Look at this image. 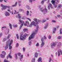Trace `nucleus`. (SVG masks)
Wrapping results in <instances>:
<instances>
[{
  "label": "nucleus",
  "mask_w": 62,
  "mask_h": 62,
  "mask_svg": "<svg viewBox=\"0 0 62 62\" xmlns=\"http://www.w3.org/2000/svg\"><path fill=\"white\" fill-rule=\"evenodd\" d=\"M13 43V40H11V41L10 40V39L8 41L6 42V46L5 47V49L6 50L7 49H8V44H9V49L10 50L12 48V46H11V44H12Z\"/></svg>",
  "instance_id": "1"
},
{
  "label": "nucleus",
  "mask_w": 62,
  "mask_h": 62,
  "mask_svg": "<svg viewBox=\"0 0 62 62\" xmlns=\"http://www.w3.org/2000/svg\"><path fill=\"white\" fill-rule=\"evenodd\" d=\"M39 26L38 25H37L36 26L37 29L36 30H35L34 32H33L31 36L29 37L28 39L29 40L32 39H34L35 37V34L38 33V29H39Z\"/></svg>",
  "instance_id": "2"
},
{
  "label": "nucleus",
  "mask_w": 62,
  "mask_h": 62,
  "mask_svg": "<svg viewBox=\"0 0 62 62\" xmlns=\"http://www.w3.org/2000/svg\"><path fill=\"white\" fill-rule=\"evenodd\" d=\"M40 10L44 14H45L47 12V9L46 8L45 9H43L42 8H41L40 9Z\"/></svg>",
  "instance_id": "3"
},
{
  "label": "nucleus",
  "mask_w": 62,
  "mask_h": 62,
  "mask_svg": "<svg viewBox=\"0 0 62 62\" xmlns=\"http://www.w3.org/2000/svg\"><path fill=\"white\" fill-rule=\"evenodd\" d=\"M20 39L21 40H24L25 39V38L23 36V34L22 32L20 33Z\"/></svg>",
  "instance_id": "4"
},
{
  "label": "nucleus",
  "mask_w": 62,
  "mask_h": 62,
  "mask_svg": "<svg viewBox=\"0 0 62 62\" xmlns=\"http://www.w3.org/2000/svg\"><path fill=\"white\" fill-rule=\"evenodd\" d=\"M57 3L58 2V0H52L51 1V2L52 3V4L54 6L55 8H56L57 7V5H55V2Z\"/></svg>",
  "instance_id": "5"
},
{
  "label": "nucleus",
  "mask_w": 62,
  "mask_h": 62,
  "mask_svg": "<svg viewBox=\"0 0 62 62\" xmlns=\"http://www.w3.org/2000/svg\"><path fill=\"white\" fill-rule=\"evenodd\" d=\"M56 45V42H53L51 44V47L52 48H54V47H55Z\"/></svg>",
  "instance_id": "6"
},
{
  "label": "nucleus",
  "mask_w": 62,
  "mask_h": 62,
  "mask_svg": "<svg viewBox=\"0 0 62 62\" xmlns=\"http://www.w3.org/2000/svg\"><path fill=\"white\" fill-rule=\"evenodd\" d=\"M42 43L40 45L41 47H43L45 44V42H44V40L43 38L42 39Z\"/></svg>",
  "instance_id": "7"
},
{
  "label": "nucleus",
  "mask_w": 62,
  "mask_h": 62,
  "mask_svg": "<svg viewBox=\"0 0 62 62\" xmlns=\"http://www.w3.org/2000/svg\"><path fill=\"white\" fill-rule=\"evenodd\" d=\"M31 23L32 25H33L34 26H36L37 24H38V23L37 22H35L33 21L31 22Z\"/></svg>",
  "instance_id": "8"
},
{
  "label": "nucleus",
  "mask_w": 62,
  "mask_h": 62,
  "mask_svg": "<svg viewBox=\"0 0 62 62\" xmlns=\"http://www.w3.org/2000/svg\"><path fill=\"white\" fill-rule=\"evenodd\" d=\"M58 56H60V53H61V55H62V50L61 49H59L58 51Z\"/></svg>",
  "instance_id": "9"
},
{
  "label": "nucleus",
  "mask_w": 62,
  "mask_h": 62,
  "mask_svg": "<svg viewBox=\"0 0 62 62\" xmlns=\"http://www.w3.org/2000/svg\"><path fill=\"white\" fill-rule=\"evenodd\" d=\"M1 6L2 7V8H1L2 10H5V9H6L5 6L3 5V4H1Z\"/></svg>",
  "instance_id": "10"
},
{
  "label": "nucleus",
  "mask_w": 62,
  "mask_h": 62,
  "mask_svg": "<svg viewBox=\"0 0 62 62\" xmlns=\"http://www.w3.org/2000/svg\"><path fill=\"white\" fill-rule=\"evenodd\" d=\"M5 15L6 16H10V14L8 12H6L5 13Z\"/></svg>",
  "instance_id": "11"
},
{
  "label": "nucleus",
  "mask_w": 62,
  "mask_h": 62,
  "mask_svg": "<svg viewBox=\"0 0 62 62\" xmlns=\"http://www.w3.org/2000/svg\"><path fill=\"white\" fill-rule=\"evenodd\" d=\"M49 25V23H47L45 24V26H44V28L45 29H46V28H47Z\"/></svg>",
  "instance_id": "12"
},
{
  "label": "nucleus",
  "mask_w": 62,
  "mask_h": 62,
  "mask_svg": "<svg viewBox=\"0 0 62 62\" xmlns=\"http://www.w3.org/2000/svg\"><path fill=\"white\" fill-rule=\"evenodd\" d=\"M10 55H11V53L9 54L8 55V56L7 57V59H8V57H9L11 59L12 58V56Z\"/></svg>",
  "instance_id": "13"
},
{
  "label": "nucleus",
  "mask_w": 62,
  "mask_h": 62,
  "mask_svg": "<svg viewBox=\"0 0 62 62\" xmlns=\"http://www.w3.org/2000/svg\"><path fill=\"white\" fill-rule=\"evenodd\" d=\"M19 21L20 23H22V24H23V23H24V21L23 20H21V19H19Z\"/></svg>",
  "instance_id": "14"
},
{
  "label": "nucleus",
  "mask_w": 62,
  "mask_h": 62,
  "mask_svg": "<svg viewBox=\"0 0 62 62\" xmlns=\"http://www.w3.org/2000/svg\"><path fill=\"white\" fill-rule=\"evenodd\" d=\"M52 4H49L48 5V9H50V7L52 8Z\"/></svg>",
  "instance_id": "15"
},
{
  "label": "nucleus",
  "mask_w": 62,
  "mask_h": 62,
  "mask_svg": "<svg viewBox=\"0 0 62 62\" xmlns=\"http://www.w3.org/2000/svg\"><path fill=\"white\" fill-rule=\"evenodd\" d=\"M56 30V28H54L53 30V34H54L55 33V31Z\"/></svg>",
  "instance_id": "16"
},
{
  "label": "nucleus",
  "mask_w": 62,
  "mask_h": 62,
  "mask_svg": "<svg viewBox=\"0 0 62 62\" xmlns=\"http://www.w3.org/2000/svg\"><path fill=\"white\" fill-rule=\"evenodd\" d=\"M61 46V42H59L58 43V44L57 45V47H59Z\"/></svg>",
  "instance_id": "17"
},
{
  "label": "nucleus",
  "mask_w": 62,
  "mask_h": 62,
  "mask_svg": "<svg viewBox=\"0 0 62 62\" xmlns=\"http://www.w3.org/2000/svg\"><path fill=\"white\" fill-rule=\"evenodd\" d=\"M42 39H43L44 40V41L45 42V39L46 40V39H47V38L44 35V38H42L41 39V40H42Z\"/></svg>",
  "instance_id": "18"
},
{
  "label": "nucleus",
  "mask_w": 62,
  "mask_h": 62,
  "mask_svg": "<svg viewBox=\"0 0 62 62\" xmlns=\"http://www.w3.org/2000/svg\"><path fill=\"white\" fill-rule=\"evenodd\" d=\"M49 62H54V61H53V60L52 59V58L51 57H50L49 58Z\"/></svg>",
  "instance_id": "19"
},
{
  "label": "nucleus",
  "mask_w": 62,
  "mask_h": 62,
  "mask_svg": "<svg viewBox=\"0 0 62 62\" xmlns=\"http://www.w3.org/2000/svg\"><path fill=\"white\" fill-rule=\"evenodd\" d=\"M34 56L36 58L38 57V53H36L34 54Z\"/></svg>",
  "instance_id": "20"
},
{
  "label": "nucleus",
  "mask_w": 62,
  "mask_h": 62,
  "mask_svg": "<svg viewBox=\"0 0 62 62\" xmlns=\"http://www.w3.org/2000/svg\"><path fill=\"white\" fill-rule=\"evenodd\" d=\"M16 17H18L19 19H21V15L20 14H18V16H16Z\"/></svg>",
  "instance_id": "21"
},
{
  "label": "nucleus",
  "mask_w": 62,
  "mask_h": 62,
  "mask_svg": "<svg viewBox=\"0 0 62 62\" xmlns=\"http://www.w3.org/2000/svg\"><path fill=\"white\" fill-rule=\"evenodd\" d=\"M17 6V2H16L15 4L12 5V7H16Z\"/></svg>",
  "instance_id": "22"
},
{
  "label": "nucleus",
  "mask_w": 62,
  "mask_h": 62,
  "mask_svg": "<svg viewBox=\"0 0 62 62\" xmlns=\"http://www.w3.org/2000/svg\"><path fill=\"white\" fill-rule=\"evenodd\" d=\"M42 59V58L41 57H40L39 58H38V59L37 60L38 61V62H40V61H41Z\"/></svg>",
  "instance_id": "23"
},
{
  "label": "nucleus",
  "mask_w": 62,
  "mask_h": 62,
  "mask_svg": "<svg viewBox=\"0 0 62 62\" xmlns=\"http://www.w3.org/2000/svg\"><path fill=\"white\" fill-rule=\"evenodd\" d=\"M46 20L45 19H44L42 20L41 21V22L42 23H45L46 22Z\"/></svg>",
  "instance_id": "24"
},
{
  "label": "nucleus",
  "mask_w": 62,
  "mask_h": 62,
  "mask_svg": "<svg viewBox=\"0 0 62 62\" xmlns=\"http://www.w3.org/2000/svg\"><path fill=\"white\" fill-rule=\"evenodd\" d=\"M24 37L25 38V39H26V36H28V34H26V33H25L24 34Z\"/></svg>",
  "instance_id": "25"
},
{
  "label": "nucleus",
  "mask_w": 62,
  "mask_h": 62,
  "mask_svg": "<svg viewBox=\"0 0 62 62\" xmlns=\"http://www.w3.org/2000/svg\"><path fill=\"white\" fill-rule=\"evenodd\" d=\"M0 56L2 58H4L5 57V56L4 55H3L2 54H1L0 55Z\"/></svg>",
  "instance_id": "26"
},
{
  "label": "nucleus",
  "mask_w": 62,
  "mask_h": 62,
  "mask_svg": "<svg viewBox=\"0 0 62 62\" xmlns=\"http://www.w3.org/2000/svg\"><path fill=\"white\" fill-rule=\"evenodd\" d=\"M32 26L33 25L31 23L29 25H27V26L28 27H32Z\"/></svg>",
  "instance_id": "27"
},
{
  "label": "nucleus",
  "mask_w": 62,
  "mask_h": 62,
  "mask_svg": "<svg viewBox=\"0 0 62 62\" xmlns=\"http://www.w3.org/2000/svg\"><path fill=\"white\" fill-rule=\"evenodd\" d=\"M23 58V55H22L20 56V60L21 61H22V58Z\"/></svg>",
  "instance_id": "28"
},
{
  "label": "nucleus",
  "mask_w": 62,
  "mask_h": 62,
  "mask_svg": "<svg viewBox=\"0 0 62 62\" xmlns=\"http://www.w3.org/2000/svg\"><path fill=\"white\" fill-rule=\"evenodd\" d=\"M33 20L36 23H37V22L38 21V19H37V18H34L33 19Z\"/></svg>",
  "instance_id": "29"
},
{
  "label": "nucleus",
  "mask_w": 62,
  "mask_h": 62,
  "mask_svg": "<svg viewBox=\"0 0 62 62\" xmlns=\"http://www.w3.org/2000/svg\"><path fill=\"white\" fill-rule=\"evenodd\" d=\"M9 25L10 26V28L11 29H12V25L10 23H9Z\"/></svg>",
  "instance_id": "30"
},
{
  "label": "nucleus",
  "mask_w": 62,
  "mask_h": 62,
  "mask_svg": "<svg viewBox=\"0 0 62 62\" xmlns=\"http://www.w3.org/2000/svg\"><path fill=\"white\" fill-rule=\"evenodd\" d=\"M13 27L15 28H16V27H18V25L17 24L13 25Z\"/></svg>",
  "instance_id": "31"
},
{
  "label": "nucleus",
  "mask_w": 62,
  "mask_h": 62,
  "mask_svg": "<svg viewBox=\"0 0 62 62\" xmlns=\"http://www.w3.org/2000/svg\"><path fill=\"white\" fill-rule=\"evenodd\" d=\"M5 8H6V9L7 8L9 9H10V7L9 6H5Z\"/></svg>",
  "instance_id": "32"
},
{
  "label": "nucleus",
  "mask_w": 62,
  "mask_h": 62,
  "mask_svg": "<svg viewBox=\"0 0 62 62\" xmlns=\"http://www.w3.org/2000/svg\"><path fill=\"white\" fill-rule=\"evenodd\" d=\"M35 0H29V3H32L33 1H35Z\"/></svg>",
  "instance_id": "33"
},
{
  "label": "nucleus",
  "mask_w": 62,
  "mask_h": 62,
  "mask_svg": "<svg viewBox=\"0 0 62 62\" xmlns=\"http://www.w3.org/2000/svg\"><path fill=\"white\" fill-rule=\"evenodd\" d=\"M35 58H33L31 60V62H35Z\"/></svg>",
  "instance_id": "34"
},
{
  "label": "nucleus",
  "mask_w": 62,
  "mask_h": 62,
  "mask_svg": "<svg viewBox=\"0 0 62 62\" xmlns=\"http://www.w3.org/2000/svg\"><path fill=\"white\" fill-rule=\"evenodd\" d=\"M11 37V35L10 34H8V36L7 37V39H9V38Z\"/></svg>",
  "instance_id": "35"
},
{
  "label": "nucleus",
  "mask_w": 62,
  "mask_h": 62,
  "mask_svg": "<svg viewBox=\"0 0 62 62\" xmlns=\"http://www.w3.org/2000/svg\"><path fill=\"white\" fill-rule=\"evenodd\" d=\"M62 29H60V34H62Z\"/></svg>",
  "instance_id": "36"
},
{
  "label": "nucleus",
  "mask_w": 62,
  "mask_h": 62,
  "mask_svg": "<svg viewBox=\"0 0 62 62\" xmlns=\"http://www.w3.org/2000/svg\"><path fill=\"white\" fill-rule=\"evenodd\" d=\"M25 23L27 24V25H29V22H28V21H26Z\"/></svg>",
  "instance_id": "37"
},
{
  "label": "nucleus",
  "mask_w": 62,
  "mask_h": 62,
  "mask_svg": "<svg viewBox=\"0 0 62 62\" xmlns=\"http://www.w3.org/2000/svg\"><path fill=\"white\" fill-rule=\"evenodd\" d=\"M36 47H39V43H37L36 45Z\"/></svg>",
  "instance_id": "38"
},
{
  "label": "nucleus",
  "mask_w": 62,
  "mask_h": 62,
  "mask_svg": "<svg viewBox=\"0 0 62 62\" xmlns=\"http://www.w3.org/2000/svg\"><path fill=\"white\" fill-rule=\"evenodd\" d=\"M26 8H27L28 9H30V6L28 5H27L26 6Z\"/></svg>",
  "instance_id": "39"
},
{
  "label": "nucleus",
  "mask_w": 62,
  "mask_h": 62,
  "mask_svg": "<svg viewBox=\"0 0 62 62\" xmlns=\"http://www.w3.org/2000/svg\"><path fill=\"white\" fill-rule=\"evenodd\" d=\"M22 19L23 20H25V19H26V17L23 16L22 17Z\"/></svg>",
  "instance_id": "40"
},
{
  "label": "nucleus",
  "mask_w": 62,
  "mask_h": 62,
  "mask_svg": "<svg viewBox=\"0 0 62 62\" xmlns=\"http://www.w3.org/2000/svg\"><path fill=\"white\" fill-rule=\"evenodd\" d=\"M27 30H28V29H27V28H25L23 29V30L24 32H25V31H27Z\"/></svg>",
  "instance_id": "41"
},
{
  "label": "nucleus",
  "mask_w": 62,
  "mask_h": 62,
  "mask_svg": "<svg viewBox=\"0 0 62 62\" xmlns=\"http://www.w3.org/2000/svg\"><path fill=\"white\" fill-rule=\"evenodd\" d=\"M29 11H27L26 14L27 16L29 15Z\"/></svg>",
  "instance_id": "42"
},
{
  "label": "nucleus",
  "mask_w": 62,
  "mask_h": 62,
  "mask_svg": "<svg viewBox=\"0 0 62 62\" xmlns=\"http://www.w3.org/2000/svg\"><path fill=\"white\" fill-rule=\"evenodd\" d=\"M44 0H42L41 2V4H42V5H43V4H44Z\"/></svg>",
  "instance_id": "43"
},
{
  "label": "nucleus",
  "mask_w": 62,
  "mask_h": 62,
  "mask_svg": "<svg viewBox=\"0 0 62 62\" xmlns=\"http://www.w3.org/2000/svg\"><path fill=\"white\" fill-rule=\"evenodd\" d=\"M62 7V5L60 4V5H59L58 6V8H61Z\"/></svg>",
  "instance_id": "44"
},
{
  "label": "nucleus",
  "mask_w": 62,
  "mask_h": 62,
  "mask_svg": "<svg viewBox=\"0 0 62 62\" xmlns=\"http://www.w3.org/2000/svg\"><path fill=\"white\" fill-rule=\"evenodd\" d=\"M6 31L7 32V34H8V32H9V29L8 28H7Z\"/></svg>",
  "instance_id": "45"
},
{
  "label": "nucleus",
  "mask_w": 62,
  "mask_h": 62,
  "mask_svg": "<svg viewBox=\"0 0 62 62\" xmlns=\"http://www.w3.org/2000/svg\"><path fill=\"white\" fill-rule=\"evenodd\" d=\"M15 55L16 57V59H18V56H17V55L16 54H15Z\"/></svg>",
  "instance_id": "46"
},
{
  "label": "nucleus",
  "mask_w": 62,
  "mask_h": 62,
  "mask_svg": "<svg viewBox=\"0 0 62 62\" xmlns=\"http://www.w3.org/2000/svg\"><path fill=\"white\" fill-rule=\"evenodd\" d=\"M23 26V24H22V25H21L20 26V28H19V30H21V28H22V27Z\"/></svg>",
  "instance_id": "47"
},
{
  "label": "nucleus",
  "mask_w": 62,
  "mask_h": 62,
  "mask_svg": "<svg viewBox=\"0 0 62 62\" xmlns=\"http://www.w3.org/2000/svg\"><path fill=\"white\" fill-rule=\"evenodd\" d=\"M56 22V21L54 20H53L52 21V22L53 23H55Z\"/></svg>",
  "instance_id": "48"
},
{
  "label": "nucleus",
  "mask_w": 62,
  "mask_h": 62,
  "mask_svg": "<svg viewBox=\"0 0 62 62\" xmlns=\"http://www.w3.org/2000/svg\"><path fill=\"white\" fill-rule=\"evenodd\" d=\"M61 38H62V36H59L58 38V39H61Z\"/></svg>",
  "instance_id": "49"
},
{
  "label": "nucleus",
  "mask_w": 62,
  "mask_h": 62,
  "mask_svg": "<svg viewBox=\"0 0 62 62\" xmlns=\"http://www.w3.org/2000/svg\"><path fill=\"white\" fill-rule=\"evenodd\" d=\"M16 36L17 37V39H19V36H18V34H16Z\"/></svg>",
  "instance_id": "50"
},
{
  "label": "nucleus",
  "mask_w": 62,
  "mask_h": 62,
  "mask_svg": "<svg viewBox=\"0 0 62 62\" xmlns=\"http://www.w3.org/2000/svg\"><path fill=\"white\" fill-rule=\"evenodd\" d=\"M48 39H51V36L49 35L48 37Z\"/></svg>",
  "instance_id": "51"
},
{
  "label": "nucleus",
  "mask_w": 62,
  "mask_h": 62,
  "mask_svg": "<svg viewBox=\"0 0 62 62\" xmlns=\"http://www.w3.org/2000/svg\"><path fill=\"white\" fill-rule=\"evenodd\" d=\"M16 47H18L19 46V43H17L16 44Z\"/></svg>",
  "instance_id": "52"
},
{
  "label": "nucleus",
  "mask_w": 62,
  "mask_h": 62,
  "mask_svg": "<svg viewBox=\"0 0 62 62\" xmlns=\"http://www.w3.org/2000/svg\"><path fill=\"white\" fill-rule=\"evenodd\" d=\"M27 20H28L29 21H30V22H31V19L29 18H27Z\"/></svg>",
  "instance_id": "53"
},
{
  "label": "nucleus",
  "mask_w": 62,
  "mask_h": 62,
  "mask_svg": "<svg viewBox=\"0 0 62 62\" xmlns=\"http://www.w3.org/2000/svg\"><path fill=\"white\" fill-rule=\"evenodd\" d=\"M29 45H31V44H32V42H29Z\"/></svg>",
  "instance_id": "54"
},
{
  "label": "nucleus",
  "mask_w": 62,
  "mask_h": 62,
  "mask_svg": "<svg viewBox=\"0 0 62 62\" xmlns=\"http://www.w3.org/2000/svg\"><path fill=\"white\" fill-rule=\"evenodd\" d=\"M2 53L3 54H6V52H5L4 51L2 52Z\"/></svg>",
  "instance_id": "55"
},
{
  "label": "nucleus",
  "mask_w": 62,
  "mask_h": 62,
  "mask_svg": "<svg viewBox=\"0 0 62 62\" xmlns=\"http://www.w3.org/2000/svg\"><path fill=\"white\" fill-rule=\"evenodd\" d=\"M4 62H9L8 61V60L6 59H5L4 61Z\"/></svg>",
  "instance_id": "56"
},
{
  "label": "nucleus",
  "mask_w": 62,
  "mask_h": 62,
  "mask_svg": "<svg viewBox=\"0 0 62 62\" xmlns=\"http://www.w3.org/2000/svg\"><path fill=\"white\" fill-rule=\"evenodd\" d=\"M2 33H0V38H1V37L2 36Z\"/></svg>",
  "instance_id": "57"
},
{
  "label": "nucleus",
  "mask_w": 62,
  "mask_h": 62,
  "mask_svg": "<svg viewBox=\"0 0 62 62\" xmlns=\"http://www.w3.org/2000/svg\"><path fill=\"white\" fill-rule=\"evenodd\" d=\"M6 40H7V39L6 38H4L3 39V42H4V41H6Z\"/></svg>",
  "instance_id": "58"
},
{
  "label": "nucleus",
  "mask_w": 62,
  "mask_h": 62,
  "mask_svg": "<svg viewBox=\"0 0 62 62\" xmlns=\"http://www.w3.org/2000/svg\"><path fill=\"white\" fill-rule=\"evenodd\" d=\"M7 11L8 12H10V13H11V11H10V9H8L7 10Z\"/></svg>",
  "instance_id": "59"
},
{
  "label": "nucleus",
  "mask_w": 62,
  "mask_h": 62,
  "mask_svg": "<svg viewBox=\"0 0 62 62\" xmlns=\"http://www.w3.org/2000/svg\"><path fill=\"white\" fill-rule=\"evenodd\" d=\"M41 22V21L40 20H38V21H37V23H38V24H39V22Z\"/></svg>",
  "instance_id": "60"
},
{
  "label": "nucleus",
  "mask_w": 62,
  "mask_h": 62,
  "mask_svg": "<svg viewBox=\"0 0 62 62\" xmlns=\"http://www.w3.org/2000/svg\"><path fill=\"white\" fill-rule=\"evenodd\" d=\"M57 17L58 18H60V17H61V16L59 15H57Z\"/></svg>",
  "instance_id": "61"
},
{
  "label": "nucleus",
  "mask_w": 62,
  "mask_h": 62,
  "mask_svg": "<svg viewBox=\"0 0 62 62\" xmlns=\"http://www.w3.org/2000/svg\"><path fill=\"white\" fill-rule=\"evenodd\" d=\"M25 48L23 47V52H24L25 51Z\"/></svg>",
  "instance_id": "62"
},
{
  "label": "nucleus",
  "mask_w": 62,
  "mask_h": 62,
  "mask_svg": "<svg viewBox=\"0 0 62 62\" xmlns=\"http://www.w3.org/2000/svg\"><path fill=\"white\" fill-rule=\"evenodd\" d=\"M6 28V27H2V30H4V28Z\"/></svg>",
  "instance_id": "63"
},
{
  "label": "nucleus",
  "mask_w": 62,
  "mask_h": 62,
  "mask_svg": "<svg viewBox=\"0 0 62 62\" xmlns=\"http://www.w3.org/2000/svg\"><path fill=\"white\" fill-rule=\"evenodd\" d=\"M18 55L19 56H20L21 55V53H18Z\"/></svg>",
  "instance_id": "64"
}]
</instances>
